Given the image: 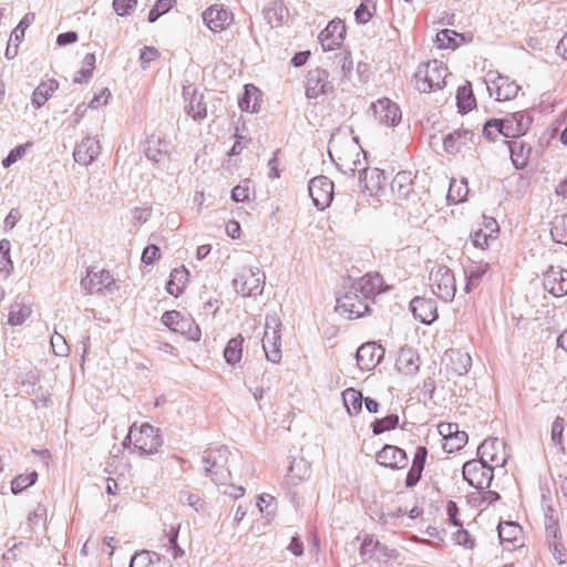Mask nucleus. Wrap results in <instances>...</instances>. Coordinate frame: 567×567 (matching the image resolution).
<instances>
[{"label":"nucleus","instance_id":"nucleus-1","mask_svg":"<svg viewBox=\"0 0 567 567\" xmlns=\"http://www.w3.org/2000/svg\"><path fill=\"white\" fill-rule=\"evenodd\" d=\"M229 455V449L221 445L216 449L206 450L202 456L204 474L216 485H225L230 480V471L228 468Z\"/></svg>","mask_w":567,"mask_h":567},{"label":"nucleus","instance_id":"nucleus-2","mask_svg":"<svg viewBox=\"0 0 567 567\" xmlns=\"http://www.w3.org/2000/svg\"><path fill=\"white\" fill-rule=\"evenodd\" d=\"M446 74L447 68L442 61L421 63L413 76L415 89L421 93L436 91L445 84Z\"/></svg>","mask_w":567,"mask_h":567},{"label":"nucleus","instance_id":"nucleus-3","mask_svg":"<svg viewBox=\"0 0 567 567\" xmlns=\"http://www.w3.org/2000/svg\"><path fill=\"white\" fill-rule=\"evenodd\" d=\"M126 440H133L134 449L138 450L141 455L157 453L158 449L163 445L159 430L148 423H144L140 427L133 424L130 427Z\"/></svg>","mask_w":567,"mask_h":567},{"label":"nucleus","instance_id":"nucleus-4","mask_svg":"<svg viewBox=\"0 0 567 567\" xmlns=\"http://www.w3.org/2000/svg\"><path fill=\"white\" fill-rule=\"evenodd\" d=\"M265 272L259 267H243L233 280V286L244 297L260 296L265 287Z\"/></svg>","mask_w":567,"mask_h":567},{"label":"nucleus","instance_id":"nucleus-5","mask_svg":"<svg viewBox=\"0 0 567 567\" xmlns=\"http://www.w3.org/2000/svg\"><path fill=\"white\" fill-rule=\"evenodd\" d=\"M281 321L276 313H268L265 318V333L262 348L268 361L278 363L281 359Z\"/></svg>","mask_w":567,"mask_h":567},{"label":"nucleus","instance_id":"nucleus-6","mask_svg":"<svg viewBox=\"0 0 567 567\" xmlns=\"http://www.w3.org/2000/svg\"><path fill=\"white\" fill-rule=\"evenodd\" d=\"M431 288L435 296L445 302L452 301L456 292L455 277L452 270L443 265L430 272Z\"/></svg>","mask_w":567,"mask_h":567},{"label":"nucleus","instance_id":"nucleus-7","mask_svg":"<svg viewBox=\"0 0 567 567\" xmlns=\"http://www.w3.org/2000/svg\"><path fill=\"white\" fill-rule=\"evenodd\" d=\"M336 164L347 175H354L355 172H358L360 183L370 192L380 188L382 181L385 179L383 171L379 168L369 169L367 167H360L361 161L359 158L352 159L351 163L344 161V163L336 162Z\"/></svg>","mask_w":567,"mask_h":567},{"label":"nucleus","instance_id":"nucleus-8","mask_svg":"<svg viewBox=\"0 0 567 567\" xmlns=\"http://www.w3.org/2000/svg\"><path fill=\"white\" fill-rule=\"evenodd\" d=\"M462 474L470 486L484 489L492 484L494 467L491 464H482L480 461L471 460L464 463Z\"/></svg>","mask_w":567,"mask_h":567},{"label":"nucleus","instance_id":"nucleus-9","mask_svg":"<svg viewBox=\"0 0 567 567\" xmlns=\"http://www.w3.org/2000/svg\"><path fill=\"white\" fill-rule=\"evenodd\" d=\"M162 322L173 332H178L185 336L188 340L198 341L202 332L194 320L188 317H184L177 310L165 311L162 316Z\"/></svg>","mask_w":567,"mask_h":567},{"label":"nucleus","instance_id":"nucleus-10","mask_svg":"<svg viewBox=\"0 0 567 567\" xmlns=\"http://www.w3.org/2000/svg\"><path fill=\"white\" fill-rule=\"evenodd\" d=\"M336 310L348 319L360 318L370 310V305L351 287L337 298Z\"/></svg>","mask_w":567,"mask_h":567},{"label":"nucleus","instance_id":"nucleus-11","mask_svg":"<svg viewBox=\"0 0 567 567\" xmlns=\"http://www.w3.org/2000/svg\"><path fill=\"white\" fill-rule=\"evenodd\" d=\"M308 190L313 205L323 210L332 202L333 182L324 175H319L309 182Z\"/></svg>","mask_w":567,"mask_h":567},{"label":"nucleus","instance_id":"nucleus-12","mask_svg":"<svg viewBox=\"0 0 567 567\" xmlns=\"http://www.w3.org/2000/svg\"><path fill=\"white\" fill-rule=\"evenodd\" d=\"M333 84L329 81L327 70L316 68L310 70L306 76V96L308 99H317L320 95L333 93Z\"/></svg>","mask_w":567,"mask_h":567},{"label":"nucleus","instance_id":"nucleus-13","mask_svg":"<svg viewBox=\"0 0 567 567\" xmlns=\"http://www.w3.org/2000/svg\"><path fill=\"white\" fill-rule=\"evenodd\" d=\"M489 95L492 96L493 90H495V99L497 101H507L517 96L520 86L515 82L511 81L508 76L494 74L489 72L485 80Z\"/></svg>","mask_w":567,"mask_h":567},{"label":"nucleus","instance_id":"nucleus-14","mask_svg":"<svg viewBox=\"0 0 567 567\" xmlns=\"http://www.w3.org/2000/svg\"><path fill=\"white\" fill-rule=\"evenodd\" d=\"M375 118L386 126H396L402 117L399 105L388 97L379 99L371 104Z\"/></svg>","mask_w":567,"mask_h":567},{"label":"nucleus","instance_id":"nucleus-15","mask_svg":"<svg viewBox=\"0 0 567 567\" xmlns=\"http://www.w3.org/2000/svg\"><path fill=\"white\" fill-rule=\"evenodd\" d=\"M346 24L340 19L331 20L320 32L319 41L324 51L340 48L346 37Z\"/></svg>","mask_w":567,"mask_h":567},{"label":"nucleus","instance_id":"nucleus-16","mask_svg":"<svg viewBox=\"0 0 567 567\" xmlns=\"http://www.w3.org/2000/svg\"><path fill=\"white\" fill-rule=\"evenodd\" d=\"M384 349L375 342H367L355 353L357 364L362 371L373 370L383 359Z\"/></svg>","mask_w":567,"mask_h":567},{"label":"nucleus","instance_id":"nucleus-17","mask_svg":"<svg viewBox=\"0 0 567 567\" xmlns=\"http://www.w3.org/2000/svg\"><path fill=\"white\" fill-rule=\"evenodd\" d=\"M378 464L392 470H401L408 466L406 452L395 445L385 444L375 455Z\"/></svg>","mask_w":567,"mask_h":567},{"label":"nucleus","instance_id":"nucleus-18","mask_svg":"<svg viewBox=\"0 0 567 567\" xmlns=\"http://www.w3.org/2000/svg\"><path fill=\"white\" fill-rule=\"evenodd\" d=\"M205 25L213 32H221L233 22V13L221 6L214 4L202 13Z\"/></svg>","mask_w":567,"mask_h":567},{"label":"nucleus","instance_id":"nucleus-19","mask_svg":"<svg viewBox=\"0 0 567 567\" xmlns=\"http://www.w3.org/2000/svg\"><path fill=\"white\" fill-rule=\"evenodd\" d=\"M382 284V277L375 272L367 274L359 280L354 281L350 287L370 305V302L374 301L375 296L380 293Z\"/></svg>","mask_w":567,"mask_h":567},{"label":"nucleus","instance_id":"nucleus-20","mask_svg":"<svg viewBox=\"0 0 567 567\" xmlns=\"http://www.w3.org/2000/svg\"><path fill=\"white\" fill-rule=\"evenodd\" d=\"M543 285L555 297L567 295V269L551 266L544 275Z\"/></svg>","mask_w":567,"mask_h":567},{"label":"nucleus","instance_id":"nucleus-21","mask_svg":"<svg viewBox=\"0 0 567 567\" xmlns=\"http://www.w3.org/2000/svg\"><path fill=\"white\" fill-rule=\"evenodd\" d=\"M414 318L424 324H431L437 319L436 301L431 298L415 297L410 302Z\"/></svg>","mask_w":567,"mask_h":567},{"label":"nucleus","instance_id":"nucleus-22","mask_svg":"<svg viewBox=\"0 0 567 567\" xmlns=\"http://www.w3.org/2000/svg\"><path fill=\"white\" fill-rule=\"evenodd\" d=\"M171 144L163 136L158 134L150 135L144 144V153L147 159L161 164L169 155Z\"/></svg>","mask_w":567,"mask_h":567},{"label":"nucleus","instance_id":"nucleus-23","mask_svg":"<svg viewBox=\"0 0 567 567\" xmlns=\"http://www.w3.org/2000/svg\"><path fill=\"white\" fill-rule=\"evenodd\" d=\"M101 145L95 137L86 136L73 151V158L78 164L87 166L100 155Z\"/></svg>","mask_w":567,"mask_h":567},{"label":"nucleus","instance_id":"nucleus-24","mask_svg":"<svg viewBox=\"0 0 567 567\" xmlns=\"http://www.w3.org/2000/svg\"><path fill=\"white\" fill-rule=\"evenodd\" d=\"M81 285L89 293H101L104 290L111 291L114 280L107 270L89 271Z\"/></svg>","mask_w":567,"mask_h":567},{"label":"nucleus","instance_id":"nucleus-25","mask_svg":"<svg viewBox=\"0 0 567 567\" xmlns=\"http://www.w3.org/2000/svg\"><path fill=\"white\" fill-rule=\"evenodd\" d=\"M506 120L509 127L507 138H519L528 132L534 118L529 111H517L508 113Z\"/></svg>","mask_w":567,"mask_h":567},{"label":"nucleus","instance_id":"nucleus-26","mask_svg":"<svg viewBox=\"0 0 567 567\" xmlns=\"http://www.w3.org/2000/svg\"><path fill=\"white\" fill-rule=\"evenodd\" d=\"M474 136L472 130H455L444 136L443 148L447 154H457L467 143L473 142Z\"/></svg>","mask_w":567,"mask_h":567},{"label":"nucleus","instance_id":"nucleus-27","mask_svg":"<svg viewBox=\"0 0 567 567\" xmlns=\"http://www.w3.org/2000/svg\"><path fill=\"white\" fill-rule=\"evenodd\" d=\"M506 144L515 168L524 169L528 165L532 146L524 141H518V138H511L506 141Z\"/></svg>","mask_w":567,"mask_h":567},{"label":"nucleus","instance_id":"nucleus-28","mask_svg":"<svg viewBox=\"0 0 567 567\" xmlns=\"http://www.w3.org/2000/svg\"><path fill=\"white\" fill-rule=\"evenodd\" d=\"M426 457L427 449L423 445H419L415 450L412 465L406 474L405 486L408 488L414 487L420 482L422 472L425 466Z\"/></svg>","mask_w":567,"mask_h":567},{"label":"nucleus","instance_id":"nucleus-29","mask_svg":"<svg viewBox=\"0 0 567 567\" xmlns=\"http://www.w3.org/2000/svg\"><path fill=\"white\" fill-rule=\"evenodd\" d=\"M489 269V265L487 262L482 261H471L468 265L464 266V276H465V291L470 292L474 288H477Z\"/></svg>","mask_w":567,"mask_h":567},{"label":"nucleus","instance_id":"nucleus-30","mask_svg":"<svg viewBox=\"0 0 567 567\" xmlns=\"http://www.w3.org/2000/svg\"><path fill=\"white\" fill-rule=\"evenodd\" d=\"M395 365L404 374H415L420 369L419 353L412 348H402Z\"/></svg>","mask_w":567,"mask_h":567},{"label":"nucleus","instance_id":"nucleus-31","mask_svg":"<svg viewBox=\"0 0 567 567\" xmlns=\"http://www.w3.org/2000/svg\"><path fill=\"white\" fill-rule=\"evenodd\" d=\"M58 87L59 82L54 79L42 81L32 93L31 103L33 107L40 109L43 106L52 93L58 90Z\"/></svg>","mask_w":567,"mask_h":567},{"label":"nucleus","instance_id":"nucleus-32","mask_svg":"<svg viewBox=\"0 0 567 567\" xmlns=\"http://www.w3.org/2000/svg\"><path fill=\"white\" fill-rule=\"evenodd\" d=\"M260 91L254 84L245 85L244 93L238 100V105L243 111L257 113L260 110Z\"/></svg>","mask_w":567,"mask_h":567},{"label":"nucleus","instance_id":"nucleus-33","mask_svg":"<svg viewBox=\"0 0 567 567\" xmlns=\"http://www.w3.org/2000/svg\"><path fill=\"white\" fill-rule=\"evenodd\" d=\"M188 277L189 272L185 266L173 269L169 280L166 284L167 292L174 297H178L183 292L185 284L188 281Z\"/></svg>","mask_w":567,"mask_h":567},{"label":"nucleus","instance_id":"nucleus-34","mask_svg":"<svg viewBox=\"0 0 567 567\" xmlns=\"http://www.w3.org/2000/svg\"><path fill=\"white\" fill-rule=\"evenodd\" d=\"M503 446V442L498 439H487L477 449V460L482 464L496 463L498 461L496 451Z\"/></svg>","mask_w":567,"mask_h":567},{"label":"nucleus","instance_id":"nucleus-35","mask_svg":"<svg viewBox=\"0 0 567 567\" xmlns=\"http://www.w3.org/2000/svg\"><path fill=\"white\" fill-rule=\"evenodd\" d=\"M451 369L457 375H465L472 367V358L467 352L461 350H451Z\"/></svg>","mask_w":567,"mask_h":567},{"label":"nucleus","instance_id":"nucleus-36","mask_svg":"<svg viewBox=\"0 0 567 567\" xmlns=\"http://www.w3.org/2000/svg\"><path fill=\"white\" fill-rule=\"evenodd\" d=\"M456 104L460 113H468L476 105V100L472 91L471 83H466L457 89Z\"/></svg>","mask_w":567,"mask_h":567},{"label":"nucleus","instance_id":"nucleus-37","mask_svg":"<svg viewBox=\"0 0 567 567\" xmlns=\"http://www.w3.org/2000/svg\"><path fill=\"white\" fill-rule=\"evenodd\" d=\"M243 344L244 338L241 334H237L227 342L224 349V358L229 365H235L241 360Z\"/></svg>","mask_w":567,"mask_h":567},{"label":"nucleus","instance_id":"nucleus-38","mask_svg":"<svg viewBox=\"0 0 567 567\" xmlns=\"http://www.w3.org/2000/svg\"><path fill=\"white\" fill-rule=\"evenodd\" d=\"M343 404L350 415H357L362 410L363 395L361 391L348 388L342 392Z\"/></svg>","mask_w":567,"mask_h":567},{"label":"nucleus","instance_id":"nucleus-39","mask_svg":"<svg viewBox=\"0 0 567 567\" xmlns=\"http://www.w3.org/2000/svg\"><path fill=\"white\" fill-rule=\"evenodd\" d=\"M468 195V186L465 178L457 182L452 178L449 187V192L446 195V200L449 204H458L466 200Z\"/></svg>","mask_w":567,"mask_h":567},{"label":"nucleus","instance_id":"nucleus-40","mask_svg":"<svg viewBox=\"0 0 567 567\" xmlns=\"http://www.w3.org/2000/svg\"><path fill=\"white\" fill-rule=\"evenodd\" d=\"M187 114L192 116L195 121H202L207 116V106L204 102L203 94H197L194 91L189 104L186 106Z\"/></svg>","mask_w":567,"mask_h":567},{"label":"nucleus","instance_id":"nucleus-41","mask_svg":"<svg viewBox=\"0 0 567 567\" xmlns=\"http://www.w3.org/2000/svg\"><path fill=\"white\" fill-rule=\"evenodd\" d=\"M159 555L154 551L143 550L131 558L130 567H158Z\"/></svg>","mask_w":567,"mask_h":567},{"label":"nucleus","instance_id":"nucleus-42","mask_svg":"<svg viewBox=\"0 0 567 567\" xmlns=\"http://www.w3.org/2000/svg\"><path fill=\"white\" fill-rule=\"evenodd\" d=\"M550 236L555 243L567 246V215L555 217Z\"/></svg>","mask_w":567,"mask_h":567},{"label":"nucleus","instance_id":"nucleus-43","mask_svg":"<svg viewBox=\"0 0 567 567\" xmlns=\"http://www.w3.org/2000/svg\"><path fill=\"white\" fill-rule=\"evenodd\" d=\"M399 422L400 417L394 413L388 414L381 419H375L371 424L372 433L374 435H380L386 431L394 430L399 425Z\"/></svg>","mask_w":567,"mask_h":567},{"label":"nucleus","instance_id":"nucleus-44","mask_svg":"<svg viewBox=\"0 0 567 567\" xmlns=\"http://www.w3.org/2000/svg\"><path fill=\"white\" fill-rule=\"evenodd\" d=\"M31 315V309L20 302H14L11 305L9 315H8V323L11 326H20Z\"/></svg>","mask_w":567,"mask_h":567},{"label":"nucleus","instance_id":"nucleus-45","mask_svg":"<svg viewBox=\"0 0 567 567\" xmlns=\"http://www.w3.org/2000/svg\"><path fill=\"white\" fill-rule=\"evenodd\" d=\"M396 200L404 202L406 207L414 205L420 200L419 194L414 190L413 184L404 186H395L391 188Z\"/></svg>","mask_w":567,"mask_h":567},{"label":"nucleus","instance_id":"nucleus-46","mask_svg":"<svg viewBox=\"0 0 567 567\" xmlns=\"http://www.w3.org/2000/svg\"><path fill=\"white\" fill-rule=\"evenodd\" d=\"M456 38L464 40V34H460L451 29H443L436 34V43L440 49H455L458 47Z\"/></svg>","mask_w":567,"mask_h":567},{"label":"nucleus","instance_id":"nucleus-47","mask_svg":"<svg viewBox=\"0 0 567 567\" xmlns=\"http://www.w3.org/2000/svg\"><path fill=\"white\" fill-rule=\"evenodd\" d=\"M497 529L498 537L502 544H514V542L517 538V535L520 533L519 525L513 522L499 523Z\"/></svg>","mask_w":567,"mask_h":567},{"label":"nucleus","instance_id":"nucleus-48","mask_svg":"<svg viewBox=\"0 0 567 567\" xmlns=\"http://www.w3.org/2000/svg\"><path fill=\"white\" fill-rule=\"evenodd\" d=\"M178 502L182 505L192 507L197 513H204L206 511L205 501L198 494L188 491H181L178 493Z\"/></svg>","mask_w":567,"mask_h":567},{"label":"nucleus","instance_id":"nucleus-49","mask_svg":"<svg viewBox=\"0 0 567 567\" xmlns=\"http://www.w3.org/2000/svg\"><path fill=\"white\" fill-rule=\"evenodd\" d=\"M375 7H377L375 0H363L354 11V19H355L357 23H359V24L368 23L372 19V17L377 10Z\"/></svg>","mask_w":567,"mask_h":567},{"label":"nucleus","instance_id":"nucleus-50","mask_svg":"<svg viewBox=\"0 0 567 567\" xmlns=\"http://www.w3.org/2000/svg\"><path fill=\"white\" fill-rule=\"evenodd\" d=\"M309 475V466L302 458L293 460L288 468V477L291 483L297 484Z\"/></svg>","mask_w":567,"mask_h":567},{"label":"nucleus","instance_id":"nucleus-51","mask_svg":"<svg viewBox=\"0 0 567 567\" xmlns=\"http://www.w3.org/2000/svg\"><path fill=\"white\" fill-rule=\"evenodd\" d=\"M37 480L38 473L35 471H32L28 474H20L12 480L11 492L17 495L23 492L25 488L35 484Z\"/></svg>","mask_w":567,"mask_h":567},{"label":"nucleus","instance_id":"nucleus-52","mask_svg":"<svg viewBox=\"0 0 567 567\" xmlns=\"http://www.w3.org/2000/svg\"><path fill=\"white\" fill-rule=\"evenodd\" d=\"M265 19L268 21L271 28H277L282 24L287 9L282 3H275L271 8H267L264 11Z\"/></svg>","mask_w":567,"mask_h":567},{"label":"nucleus","instance_id":"nucleus-53","mask_svg":"<svg viewBox=\"0 0 567 567\" xmlns=\"http://www.w3.org/2000/svg\"><path fill=\"white\" fill-rule=\"evenodd\" d=\"M179 525L172 526L169 530L166 533L167 538V551L171 553L174 559H177L184 555V550L178 545V534H179Z\"/></svg>","mask_w":567,"mask_h":567},{"label":"nucleus","instance_id":"nucleus-54","mask_svg":"<svg viewBox=\"0 0 567 567\" xmlns=\"http://www.w3.org/2000/svg\"><path fill=\"white\" fill-rule=\"evenodd\" d=\"M379 539L374 535H365L360 547V557L363 561L373 558L377 555Z\"/></svg>","mask_w":567,"mask_h":567},{"label":"nucleus","instance_id":"nucleus-55","mask_svg":"<svg viewBox=\"0 0 567 567\" xmlns=\"http://www.w3.org/2000/svg\"><path fill=\"white\" fill-rule=\"evenodd\" d=\"M175 3V0H157L155 4L151 8L147 21L150 23L156 22L163 14L167 13Z\"/></svg>","mask_w":567,"mask_h":567},{"label":"nucleus","instance_id":"nucleus-56","mask_svg":"<svg viewBox=\"0 0 567 567\" xmlns=\"http://www.w3.org/2000/svg\"><path fill=\"white\" fill-rule=\"evenodd\" d=\"M34 13H27L18 23V25L11 32V41L20 43L24 38V32L29 25L34 21Z\"/></svg>","mask_w":567,"mask_h":567},{"label":"nucleus","instance_id":"nucleus-57","mask_svg":"<svg viewBox=\"0 0 567 567\" xmlns=\"http://www.w3.org/2000/svg\"><path fill=\"white\" fill-rule=\"evenodd\" d=\"M468 436L465 431L455 432L450 439L446 440L445 449L449 453L460 451L467 443Z\"/></svg>","mask_w":567,"mask_h":567},{"label":"nucleus","instance_id":"nucleus-58","mask_svg":"<svg viewBox=\"0 0 567 567\" xmlns=\"http://www.w3.org/2000/svg\"><path fill=\"white\" fill-rule=\"evenodd\" d=\"M544 527H545V538L546 543L560 540L563 538L560 527H559V519H549L544 520Z\"/></svg>","mask_w":567,"mask_h":567},{"label":"nucleus","instance_id":"nucleus-59","mask_svg":"<svg viewBox=\"0 0 567 567\" xmlns=\"http://www.w3.org/2000/svg\"><path fill=\"white\" fill-rule=\"evenodd\" d=\"M137 0H113L112 7L120 17L130 16L136 8Z\"/></svg>","mask_w":567,"mask_h":567},{"label":"nucleus","instance_id":"nucleus-60","mask_svg":"<svg viewBox=\"0 0 567 567\" xmlns=\"http://www.w3.org/2000/svg\"><path fill=\"white\" fill-rule=\"evenodd\" d=\"M453 539L455 544L463 546L466 549H473L475 546V540L471 536V534L462 527H458V529L453 534Z\"/></svg>","mask_w":567,"mask_h":567},{"label":"nucleus","instance_id":"nucleus-61","mask_svg":"<svg viewBox=\"0 0 567 567\" xmlns=\"http://www.w3.org/2000/svg\"><path fill=\"white\" fill-rule=\"evenodd\" d=\"M27 145H18L13 150H11L8 155L2 159V166L4 168H9L11 165L17 163L27 151Z\"/></svg>","mask_w":567,"mask_h":567},{"label":"nucleus","instance_id":"nucleus-62","mask_svg":"<svg viewBox=\"0 0 567 567\" xmlns=\"http://www.w3.org/2000/svg\"><path fill=\"white\" fill-rule=\"evenodd\" d=\"M51 346L55 355H66L69 352V347L64 337L58 332L51 337Z\"/></svg>","mask_w":567,"mask_h":567},{"label":"nucleus","instance_id":"nucleus-63","mask_svg":"<svg viewBox=\"0 0 567 567\" xmlns=\"http://www.w3.org/2000/svg\"><path fill=\"white\" fill-rule=\"evenodd\" d=\"M548 549L550 550L553 557L555 560H557L558 564H565L566 563V548L563 544L561 539L556 542H550L547 544Z\"/></svg>","mask_w":567,"mask_h":567},{"label":"nucleus","instance_id":"nucleus-64","mask_svg":"<svg viewBox=\"0 0 567 567\" xmlns=\"http://www.w3.org/2000/svg\"><path fill=\"white\" fill-rule=\"evenodd\" d=\"M472 243L475 247H480L482 249L487 248L489 243L493 241L491 237L487 236V233L483 228H478L471 234Z\"/></svg>","mask_w":567,"mask_h":567}]
</instances>
